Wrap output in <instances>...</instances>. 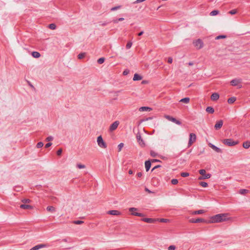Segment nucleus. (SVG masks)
<instances>
[{
  "instance_id": "nucleus-1",
  "label": "nucleus",
  "mask_w": 250,
  "mask_h": 250,
  "mask_svg": "<svg viewBox=\"0 0 250 250\" xmlns=\"http://www.w3.org/2000/svg\"><path fill=\"white\" fill-rule=\"evenodd\" d=\"M228 214H218L214 216H212L210 218V220L209 221V223H219L229 220V218H227Z\"/></svg>"
},
{
  "instance_id": "nucleus-2",
  "label": "nucleus",
  "mask_w": 250,
  "mask_h": 250,
  "mask_svg": "<svg viewBox=\"0 0 250 250\" xmlns=\"http://www.w3.org/2000/svg\"><path fill=\"white\" fill-rule=\"evenodd\" d=\"M199 172L201 175H202V176L199 177V180L208 179L211 177V174L209 173H206V170L204 169H200L199 171Z\"/></svg>"
},
{
  "instance_id": "nucleus-3",
  "label": "nucleus",
  "mask_w": 250,
  "mask_h": 250,
  "mask_svg": "<svg viewBox=\"0 0 250 250\" xmlns=\"http://www.w3.org/2000/svg\"><path fill=\"white\" fill-rule=\"evenodd\" d=\"M97 142L98 146L102 148H106L107 145L103 139L102 136H99L97 138Z\"/></svg>"
},
{
  "instance_id": "nucleus-4",
  "label": "nucleus",
  "mask_w": 250,
  "mask_h": 250,
  "mask_svg": "<svg viewBox=\"0 0 250 250\" xmlns=\"http://www.w3.org/2000/svg\"><path fill=\"white\" fill-rule=\"evenodd\" d=\"M223 143L228 146H234L238 144V142L234 141L231 139H227L224 140Z\"/></svg>"
},
{
  "instance_id": "nucleus-5",
  "label": "nucleus",
  "mask_w": 250,
  "mask_h": 250,
  "mask_svg": "<svg viewBox=\"0 0 250 250\" xmlns=\"http://www.w3.org/2000/svg\"><path fill=\"white\" fill-rule=\"evenodd\" d=\"M193 44L197 49H201L202 48H203L204 45L203 42L201 39H198L195 41L193 42Z\"/></svg>"
},
{
  "instance_id": "nucleus-6",
  "label": "nucleus",
  "mask_w": 250,
  "mask_h": 250,
  "mask_svg": "<svg viewBox=\"0 0 250 250\" xmlns=\"http://www.w3.org/2000/svg\"><path fill=\"white\" fill-rule=\"evenodd\" d=\"M196 140V135L194 133H190L189 134V139L188 143V146H191Z\"/></svg>"
},
{
  "instance_id": "nucleus-7",
  "label": "nucleus",
  "mask_w": 250,
  "mask_h": 250,
  "mask_svg": "<svg viewBox=\"0 0 250 250\" xmlns=\"http://www.w3.org/2000/svg\"><path fill=\"white\" fill-rule=\"evenodd\" d=\"M164 117L166 119H167L168 121H171L173 123H174L177 125H181V122L180 121L177 120L176 118H175L173 117H171L169 115H165Z\"/></svg>"
},
{
  "instance_id": "nucleus-8",
  "label": "nucleus",
  "mask_w": 250,
  "mask_h": 250,
  "mask_svg": "<svg viewBox=\"0 0 250 250\" xmlns=\"http://www.w3.org/2000/svg\"><path fill=\"white\" fill-rule=\"evenodd\" d=\"M137 210L138 208H129V211L131 212V214L133 215L140 217H143L144 216V215L143 213L136 212V211H137Z\"/></svg>"
},
{
  "instance_id": "nucleus-9",
  "label": "nucleus",
  "mask_w": 250,
  "mask_h": 250,
  "mask_svg": "<svg viewBox=\"0 0 250 250\" xmlns=\"http://www.w3.org/2000/svg\"><path fill=\"white\" fill-rule=\"evenodd\" d=\"M120 124V122L118 121H115L113 122L110 126L109 127V131L110 132H112L116 130L117 128L118 127L119 125Z\"/></svg>"
},
{
  "instance_id": "nucleus-10",
  "label": "nucleus",
  "mask_w": 250,
  "mask_h": 250,
  "mask_svg": "<svg viewBox=\"0 0 250 250\" xmlns=\"http://www.w3.org/2000/svg\"><path fill=\"white\" fill-rule=\"evenodd\" d=\"M47 247V245L44 244H41L38 245H36L31 248L30 250H38L42 248H46Z\"/></svg>"
},
{
  "instance_id": "nucleus-11",
  "label": "nucleus",
  "mask_w": 250,
  "mask_h": 250,
  "mask_svg": "<svg viewBox=\"0 0 250 250\" xmlns=\"http://www.w3.org/2000/svg\"><path fill=\"white\" fill-rule=\"evenodd\" d=\"M136 139L140 146H145V143L141 138V135L140 133H138L137 134Z\"/></svg>"
},
{
  "instance_id": "nucleus-12",
  "label": "nucleus",
  "mask_w": 250,
  "mask_h": 250,
  "mask_svg": "<svg viewBox=\"0 0 250 250\" xmlns=\"http://www.w3.org/2000/svg\"><path fill=\"white\" fill-rule=\"evenodd\" d=\"M208 146L212 149H213L214 151H215L216 152H218V153H222V150L220 148L216 146L215 145H213V144H212L211 143H209L208 144Z\"/></svg>"
},
{
  "instance_id": "nucleus-13",
  "label": "nucleus",
  "mask_w": 250,
  "mask_h": 250,
  "mask_svg": "<svg viewBox=\"0 0 250 250\" xmlns=\"http://www.w3.org/2000/svg\"><path fill=\"white\" fill-rule=\"evenodd\" d=\"M223 122L222 120H219L217 121L214 125V127L216 130L221 128L223 125Z\"/></svg>"
},
{
  "instance_id": "nucleus-14",
  "label": "nucleus",
  "mask_w": 250,
  "mask_h": 250,
  "mask_svg": "<svg viewBox=\"0 0 250 250\" xmlns=\"http://www.w3.org/2000/svg\"><path fill=\"white\" fill-rule=\"evenodd\" d=\"M189 222L192 223H198L200 222H205L206 221L204 219L198 218L196 219H191L189 220Z\"/></svg>"
},
{
  "instance_id": "nucleus-15",
  "label": "nucleus",
  "mask_w": 250,
  "mask_h": 250,
  "mask_svg": "<svg viewBox=\"0 0 250 250\" xmlns=\"http://www.w3.org/2000/svg\"><path fill=\"white\" fill-rule=\"evenodd\" d=\"M107 213L112 215H119L121 214L120 211L116 210H111L107 212Z\"/></svg>"
},
{
  "instance_id": "nucleus-16",
  "label": "nucleus",
  "mask_w": 250,
  "mask_h": 250,
  "mask_svg": "<svg viewBox=\"0 0 250 250\" xmlns=\"http://www.w3.org/2000/svg\"><path fill=\"white\" fill-rule=\"evenodd\" d=\"M219 98V95L217 93H213L210 97L212 101H215L217 100Z\"/></svg>"
},
{
  "instance_id": "nucleus-17",
  "label": "nucleus",
  "mask_w": 250,
  "mask_h": 250,
  "mask_svg": "<svg viewBox=\"0 0 250 250\" xmlns=\"http://www.w3.org/2000/svg\"><path fill=\"white\" fill-rule=\"evenodd\" d=\"M241 83L240 80L239 79H233L231 80L230 82V84L232 86H236L238 83Z\"/></svg>"
},
{
  "instance_id": "nucleus-18",
  "label": "nucleus",
  "mask_w": 250,
  "mask_h": 250,
  "mask_svg": "<svg viewBox=\"0 0 250 250\" xmlns=\"http://www.w3.org/2000/svg\"><path fill=\"white\" fill-rule=\"evenodd\" d=\"M142 221L148 223H153L155 222L156 220L152 218H144L142 219Z\"/></svg>"
},
{
  "instance_id": "nucleus-19",
  "label": "nucleus",
  "mask_w": 250,
  "mask_h": 250,
  "mask_svg": "<svg viewBox=\"0 0 250 250\" xmlns=\"http://www.w3.org/2000/svg\"><path fill=\"white\" fill-rule=\"evenodd\" d=\"M20 208L24 209H31L33 208V207L28 205L22 204L20 206Z\"/></svg>"
},
{
  "instance_id": "nucleus-20",
  "label": "nucleus",
  "mask_w": 250,
  "mask_h": 250,
  "mask_svg": "<svg viewBox=\"0 0 250 250\" xmlns=\"http://www.w3.org/2000/svg\"><path fill=\"white\" fill-rule=\"evenodd\" d=\"M151 167V162L149 160L146 161L145 162V167L146 171H148Z\"/></svg>"
},
{
  "instance_id": "nucleus-21",
  "label": "nucleus",
  "mask_w": 250,
  "mask_h": 250,
  "mask_svg": "<svg viewBox=\"0 0 250 250\" xmlns=\"http://www.w3.org/2000/svg\"><path fill=\"white\" fill-rule=\"evenodd\" d=\"M142 79H143V77L139 75V74H138L137 73H135L134 75L133 80V81H135L141 80Z\"/></svg>"
},
{
  "instance_id": "nucleus-22",
  "label": "nucleus",
  "mask_w": 250,
  "mask_h": 250,
  "mask_svg": "<svg viewBox=\"0 0 250 250\" xmlns=\"http://www.w3.org/2000/svg\"><path fill=\"white\" fill-rule=\"evenodd\" d=\"M152 110V108L147 106H142L139 108L140 111H150Z\"/></svg>"
},
{
  "instance_id": "nucleus-23",
  "label": "nucleus",
  "mask_w": 250,
  "mask_h": 250,
  "mask_svg": "<svg viewBox=\"0 0 250 250\" xmlns=\"http://www.w3.org/2000/svg\"><path fill=\"white\" fill-rule=\"evenodd\" d=\"M205 212H206V211L205 210L200 209L199 210L194 211L192 212L191 214L193 215L200 214H203V213H205Z\"/></svg>"
},
{
  "instance_id": "nucleus-24",
  "label": "nucleus",
  "mask_w": 250,
  "mask_h": 250,
  "mask_svg": "<svg viewBox=\"0 0 250 250\" xmlns=\"http://www.w3.org/2000/svg\"><path fill=\"white\" fill-rule=\"evenodd\" d=\"M206 111L208 113L212 114L214 112V109L211 106H208L206 109Z\"/></svg>"
},
{
  "instance_id": "nucleus-25",
  "label": "nucleus",
  "mask_w": 250,
  "mask_h": 250,
  "mask_svg": "<svg viewBox=\"0 0 250 250\" xmlns=\"http://www.w3.org/2000/svg\"><path fill=\"white\" fill-rule=\"evenodd\" d=\"M243 146L245 148H249L250 147V141H246L243 143Z\"/></svg>"
},
{
  "instance_id": "nucleus-26",
  "label": "nucleus",
  "mask_w": 250,
  "mask_h": 250,
  "mask_svg": "<svg viewBox=\"0 0 250 250\" xmlns=\"http://www.w3.org/2000/svg\"><path fill=\"white\" fill-rule=\"evenodd\" d=\"M32 55L33 57L35 58H38L40 57L41 55L40 54V53H39L38 52H36V51H34L32 53Z\"/></svg>"
},
{
  "instance_id": "nucleus-27",
  "label": "nucleus",
  "mask_w": 250,
  "mask_h": 250,
  "mask_svg": "<svg viewBox=\"0 0 250 250\" xmlns=\"http://www.w3.org/2000/svg\"><path fill=\"white\" fill-rule=\"evenodd\" d=\"M236 98L234 97H232L231 98H229L228 100V102L229 104H233L235 101H236Z\"/></svg>"
},
{
  "instance_id": "nucleus-28",
  "label": "nucleus",
  "mask_w": 250,
  "mask_h": 250,
  "mask_svg": "<svg viewBox=\"0 0 250 250\" xmlns=\"http://www.w3.org/2000/svg\"><path fill=\"white\" fill-rule=\"evenodd\" d=\"M189 101H190V99L188 97H186V98H184L183 99H182L180 102H182V103H186V104H188L189 102Z\"/></svg>"
},
{
  "instance_id": "nucleus-29",
  "label": "nucleus",
  "mask_w": 250,
  "mask_h": 250,
  "mask_svg": "<svg viewBox=\"0 0 250 250\" xmlns=\"http://www.w3.org/2000/svg\"><path fill=\"white\" fill-rule=\"evenodd\" d=\"M219 13V11L218 10H213L212 11H211L209 15L211 16H216L217 15H218Z\"/></svg>"
},
{
  "instance_id": "nucleus-30",
  "label": "nucleus",
  "mask_w": 250,
  "mask_h": 250,
  "mask_svg": "<svg viewBox=\"0 0 250 250\" xmlns=\"http://www.w3.org/2000/svg\"><path fill=\"white\" fill-rule=\"evenodd\" d=\"M124 20V19L123 18H120L118 19L113 20H112V21L114 23H118V21H121Z\"/></svg>"
},
{
  "instance_id": "nucleus-31",
  "label": "nucleus",
  "mask_w": 250,
  "mask_h": 250,
  "mask_svg": "<svg viewBox=\"0 0 250 250\" xmlns=\"http://www.w3.org/2000/svg\"><path fill=\"white\" fill-rule=\"evenodd\" d=\"M249 192V190L245 189H241L239 190V193L241 194H245Z\"/></svg>"
},
{
  "instance_id": "nucleus-32",
  "label": "nucleus",
  "mask_w": 250,
  "mask_h": 250,
  "mask_svg": "<svg viewBox=\"0 0 250 250\" xmlns=\"http://www.w3.org/2000/svg\"><path fill=\"white\" fill-rule=\"evenodd\" d=\"M46 209L48 211L53 212L55 211V208L53 206H48Z\"/></svg>"
},
{
  "instance_id": "nucleus-33",
  "label": "nucleus",
  "mask_w": 250,
  "mask_h": 250,
  "mask_svg": "<svg viewBox=\"0 0 250 250\" xmlns=\"http://www.w3.org/2000/svg\"><path fill=\"white\" fill-rule=\"evenodd\" d=\"M85 56V53H81L78 55V58L79 59H83Z\"/></svg>"
},
{
  "instance_id": "nucleus-34",
  "label": "nucleus",
  "mask_w": 250,
  "mask_h": 250,
  "mask_svg": "<svg viewBox=\"0 0 250 250\" xmlns=\"http://www.w3.org/2000/svg\"><path fill=\"white\" fill-rule=\"evenodd\" d=\"M49 28L52 30H54L56 28V25L54 23H51L49 25Z\"/></svg>"
},
{
  "instance_id": "nucleus-35",
  "label": "nucleus",
  "mask_w": 250,
  "mask_h": 250,
  "mask_svg": "<svg viewBox=\"0 0 250 250\" xmlns=\"http://www.w3.org/2000/svg\"><path fill=\"white\" fill-rule=\"evenodd\" d=\"M199 185L201 186L202 187L206 188L208 187V183L205 182H201L199 183Z\"/></svg>"
},
{
  "instance_id": "nucleus-36",
  "label": "nucleus",
  "mask_w": 250,
  "mask_h": 250,
  "mask_svg": "<svg viewBox=\"0 0 250 250\" xmlns=\"http://www.w3.org/2000/svg\"><path fill=\"white\" fill-rule=\"evenodd\" d=\"M104 58H101L98 60L97 62L99 64H102L104 62Z\"/></svg>"
},
{
  "instance_id": "nucleus-37",
  "label": "nucleus",
  "mask_w": 250,
  "mask_h": 250,
  "mask_svg": "<svg viewBox=\"0 0 250 250\" xmlns=\"http://www.w3.org/2000/svg\"><path fill=\"white\" fill-rule=\"evenodd\" d=\"M43 146V143L42 142H39L37 144V147L38 148H41Z\"/></svg>"
},
{
  "instance_id": "nucleus-38",
  "label": "nucleus",
  "mask_w": 250,
  "mask_h": 250,
  "mask_svg": "<svg viewBox=\"0 0 250 250\" xmlns=\"http://www.w3.org/2000/svg\"><path fill=\"white\" fill-rule=\"evenodd\" d=\"M189 173L188 172H182L181 173V176L183 177H186L189 176Z\"/></svg>"
},
{
  "instance_id": "nucleus-39",
  "label": "nucleus",
  "mask_w": 250,
  "mask_h": 250,
  "mask_svg": "<svg viewBox=\"0 0 250 250\" xmlns=\"http://www.w3.org/2000/svg\"><path fill=\"white\" fill-rule=\"evenodd\" d=\"M132 45V43L131 42H129L127 43L126 45V49H129Z\"/></svg>"
},
{
  "instance_id": "nucleus-40",
  "label": "nucleus",
  "mask_w": 250,
  "mask_h": 250,
  "mask_svg": "<svg viewBox=\"0 0 250 250\" xmlns=\"http://www.w3.org/2000/svg\"><path fill=\"white\" fill-rule=\"evenodd\" d=\"M124 144L121 143L118 146L119 151H120L122 150L123 147L124 146Z\"/></svg>"
},
{
  "instance_id": "nucleus-41",
  "label": "nucleus",
  "mask_w": 250,
  "mask_h": 250,
  "mask_svg": "<svg viewBox=\"0 0 250 250\" xmlns=\"http://www.w3.org/2000/svg\"><path fill=\"white\" fill-rule=\"evenodd\" d=\"M77 167L78 168L81 169V168H84L85 167V166L84 165H82L81 164H78L77 165Z\"/></svg>"
},
{
  "instance_id": "nucleus-42",
  "label": "nucleus",
  "mask_w": 250,
  "mask_h": 250,
  "mask_svg": "<svg viewBox=\"0 0 250 250\" xmlns=\"http://www.w3.org/2000/svg\"><path fill=\"white\" fill-rule=\"evenodd\" d=\"M171 184H173V185H176L178 183V181L177 179H172V180L171 181Z\"/></svg>"
},
{
  "instance_id": "nucleus-43",
  "label": "nucleus",
  "mask_w": 250,
  "mask_h": 250,
  "mask_svg": "<svg viewBox=\"0 0 250 250\" xmlns=\"http://www.w3.org/2000/svg\"><path fill=\"white\" fill-rule=\"evenodd\" d=\"M150 155L152 157H156L157 155V153L153 150L150 151Z\"/></svg>"
},
{
  "instance_id": "nucleus-44",
  "label": "nucleus",
  "mask_w": 250,
  "mask_h": 250,
  "mask_svg": "<svg viewBox=\"0 0 250 250\" xmlns=\"http://www.w3.org/2000/svg\"><path fill=\"white\" fill-rule=\"evenodd\" d=\"M22 202L24 204H25V203H29L30 202V200L28 199H24L23 200H22Z\"/></svg>"
},
{
  "instance_id": "nucleus-45",
  "label": "nucleus",
  "mask_w": 250,
  "mask_h": 250,
  "mask_svg": "<svg viewBox=\"0 0 250 250\" xmlns=\"http://www.w3.org/2000/svg\"><path fill=\"white\" fill-rule=\"evenodd\" d=\"M229 14H230L231 15H234L237 13V10L236 9H233V10H232L229 11Z\"/></svg>"
},
{
  "instance_id": "nucleus-46",
  "label": "nucleus",
  "mask_w": 250,
  "mask_h": 250,
  "mask_svg": "<svg viewBox=\"0 0 250 250\" xmlns=\"http://www.w3.org/2000/svg\"><path fill=\"white\" fill-rule=\"evenodd\" d=\"M159 221L160 222L166 223L168 222V220L167 219L162 218L159 219Z\"/></svg>"
},
{
  "instance_id": "nucleus-47",
  "label": "nucleus",
  "mask_w": 250,
  "mask_h": 250,
  "mask_svg": "<svg viewBox=\"0 0 250 250\" xmlns=\"http://www.w3.org/2000/svg\"><path fill=\"white\" fill-rule=\"evenodd\" d=\"M83 221H80V220H77V221H75L74 222V223L75 224H77V225H79V224H83Z\"/></svg>"
},
{
  "instance_id": "nucleus-48",
  "label": "nucleus",
  "mask_w": 250,
  "mask_h": 250,
  "mask_svg": "<svg viewBox=\"0 0 250 250\" xmlns=\"http://www.w3.org/2000/svg\"><path fill=\"white\" fill-rule=\"evenodd\" d=\"M53 140V137L51 136H48L46 138V141H51Z\"/></svg>"
},
{
  "instance_id": "nucleus-49",
  "label": "nucleus",
  "mask_w": 250,
  "mask_h": 250,
  "mask_svg": "<svg viewBox=\"0 0 250 250\" xmlns=\"http://www.w3.org/2000/svg\"><path fill=\"white\" fill-rule=\"evenodd\" d=\"M176 249V247L174 245H171L168 248V250H175Z\"/></svg>"
},
{
  "instance_id": "nucleus-50",
  "label": "nucleus",
  "mask_w": 250,
  "mask_h": 250,
  "mask_svg": "<svg viewBox=\"0 0 250 250\" xmlns=\"http://www.w3.org/2000/svg\"><path fill=\"white\" fill-rule=\"evenodd\" d=\"M226 37V36L225 35H220V36L216 37V39L218 40L220 39H224V38H225Z\"/></svg>"
},
{
  "instance_id": "nucleus-51",
  "label": "nucleus",
  "mask_w": 250,
  "mask_h": 250,
  "mask_svg": "<svg viewBox=\"0 0 250 250\" xmlns=\"http://www.w3.org/2000/svg\"><path fill=\"white\" fill-rule=\"evenodd\" d=\"M121 7V6H115V7H112L111 9V11H115V10H116L119 8H120Z\"/></svg>"
},
{
  "instance_id": "nucleus-52",
  "label": "nucleus",
  "mask_w": 250,
  "mask_h": 250,
  "mask_svg": "<svg viewBox=\"0 0 250 250\" xmlns=\"http://www.w3.org/2000/svg\"><path fill=\"white\" fill-rule=\"evenodd\" d=\"M129 72V71L128 69H125L124 71L123 74L124 75H127Z\"/></svg>"
},
{
  "instance_id": "nucleus-53",
  "label": "nucleus",
  "mask_w": 250,
  "mask_h": 250,
  "mask_svg": "<svg viewBox=\"0 0 250 250\" xmlns=\"http://www.w3.org/2000/svg\"><path fill=\"white\" fill-rule=\"evenodd\" d=\"M62 153V149L61 148L59 149L57 152V154L58 155V156H60Z\"/></svg>"
},
{
  "instance_id": "nucleus-54",
  "label": "nucleus",
  "mask_w": 250,
  "mask_h": 250,
  "mask_svg": "<svg viewBox=\"0 0 250 250\" xmlns=\"http://www.w3.org/2000/svg\"><path fill=\"white\" fill-rule=\"evenodd\" d=\"M167 62L169 63H171L172 62V58L171 57H169L167 60Z\"/></svg>"
},
{
  "instance_id": "nucleus-55",
  "label": "nucleus",
  "mask_w": 250,
  "mask_h": 250,
  "mask_svg": "<svg viewBox=\"0 0 250 250\" xmlns=\"http://www.w3.org/2000/svg\"><path fill=\"white\" fill-rule=\"evenodd\" d=\"M51 145H52V143H48L47 144H46L45 145V147L46 148H48V147H50Z\"/></svg>"
},
{
  "instance_id": "nucleus-56",
  "label": "nucleus",
  "mask_w": 250,
  "mask_h": 250,
  "mask_svg": "<svg viewBox=\"0 0 250 250\" xmlns=\"http://www.w3.org/2000/svg\"><path fill=\"white\" fill-rule=\"evenodd\" d=\"M137 176L139 178H140L141 177H142V172H138L137 174Z\"/></svg>"
},
{
  "instance_id": "nucleus-57",
  "label": "nucleus",
  "mask_w": 250,
  "mask_h": 250,
  "mask_svg": "<svg viewBox=\"0 0 250 250\" xmlns=\"http://www.w3.org/2000/svg\"><path fill=\"white\" fill-rule=\"evenodd\" d=\"M160 167H161V166H160V165H157V166H156L154 167L153 168V169H152V170H153L154 169H156V168H157Z\"/></svg>"
},
{
  "instance_id": "nucleus-58",
  "label": "nucleus",
  "mask_w": 250,
  "mask_h": 250,
  "mask_svg": "<svg viewBox=\"0 0 250 250\" xmlns=\"http://www.w3.org/2000/svg\"><path fill=\"white\" fill-rule=\"evenodd\" d=\"M145 190L146 191H147V192L150 193H152V192L151 191H150V190H149L147 188H145Z\"/></svg>"
},
{
  "instance_id": "nucleus-59",
  "label": "nucleus",
  "mask_w": 250,
  "mask_h": 250,
  "mask_svg": "<svg viewBox=\"0 0 250 250\" xmlns=\"http://www.w3.org/2000/svg\"><path fill=\"white\" fill-rule=\"evenodd\" d=\"M143 34H144V32L143 31H141V32H140V33H138V35L140 36H142Z\"/></svg>"
},
{
  "instance_id": "nucleus-60",
  "label": "nucleus",
  "mask_w": 250,
  "mask_h": 250,
  "mask_svg": "<svg viewBox=\"0 0 250 250\" xmlns=\"http://www.w3.org/2000/svg\"><path fill=\"white\" fill-rule=\"evenodd\" d=\"M128 173L129 174H133V171L131 169H130L129 171H128Z\"/></svg>"
},
{
  "instance_id": "nucleus-61",
  "label": "nucleus",
  "mask_w": 250,
  "mask_h": 250,
  "mask_svg": "<svg viewBox=\"0 0 250 250\" xmlns=\"http://www.w3.org/2000/svg\"><path fill=\"white\" fill-rule=\"evenodd\" d=\"M152 162H160V161H159V160H157V159H153V160H152Z\"/></svg>"
},
{
  "instance_id": "nucleus-62",
  "label": "nucleus",
  "mask_w": 250,
  "mask_h": 250,
  "mask_svg": "<svg viewBox=\"0 0 250 250\" xmlns=\"http://www.w3.org/2000/svg\"><path fill=\"white\" fill-rule=\"evenodd\" d=\"M188 64L189 65H192L193 64V63L192 62H188Z\"/></svg>"
},
{
  "instance_id": "nucleus-63",
  "label": "nucleus",
  "mask_w": 250,
  "mask_h": 250,
  "mask_svg": "<svg viewBox=\"0 0 250 250\" xmlns=\"http://www.w3.org/2000/svg\"><path fill=\"white\" fill-rule=\"evenodd\" d=\"M107 23H106V22H104V23H102V24H101V25H102V26H105V25H106L107 24Z\"/></svg>"
},
{
  "instance_id": "nucleus-64",
  "label": "nucleus",
  "mask_w": 250,
  "mask_h": 250,
  "mask_svg": "<svg viewBox=\"0 0 250 250\" xmlns=\"http://www.w3.org/2000/svg\"><path fill=\"white\" fill-rule=\"evenodd\" d=\"M142 83H146V81H142Z\"/></svg>"
}]
</instances>
